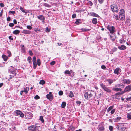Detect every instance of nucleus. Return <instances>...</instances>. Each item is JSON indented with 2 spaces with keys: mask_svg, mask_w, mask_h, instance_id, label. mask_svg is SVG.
<instances>
[{
  "mask_svg": "<svg viewBox=\"0 0 131 131\" xmlns=\"http://www.w3.org/2000/svg\"><path fill=\"white\" fill-rule=\"evenodd\" d=\"M131 91V85H128L125 87L124 91H122L121 92H118L115 94V98L116 95H120L124 93L125 92H129Z\"/></svg>",
  "mask_w": 131,
  "mask_h": 131,
  "instance_id": "nucleus-1",
  "label": "nucleus"
},
{
  "mask_svg": "<svg viewBox=\"0 0 131 131\" xmlns=\"http://www.w3.org/2000/svg\"><path fill=\"white\" fill-rule=\"evenodd\" d=\"M125 124L121 123L119 124L117 126V128L119 130L123 131L126 129Z\"/></svg>",
  "mask_w": 131,
  "mask_h": 131,
  "instance_id": "nucleus-2",
  "label": "nucleus"
},
{
  "mask_svg": "<svg viewBox=\"0 0 131 131\" xmlns=\"http://www.w3.org/2000/svg\"><path fill=\"white\" fill-rule=\"evenodd\" d=\"M28 129L30 131H39L38 127L36 125L29 126Z\"/></svg>",
  "mask_w": 131,
  "mask_h": 131,
  "instance_id": "nucleus-3",
  "label": "nucleus"
},
{
  "mask_svg": "<svg viewBox=\"0 0 131 131\" xmlns=\"http://www.w3.org/2000/svg\"><path fill=\"white\" fill-rule=\"evenodd\" d=\"M15 115L19 116H20L21 117H23L24 116V114H23L20 111L17 110L15 111Z\"/></svg>",
  "mask_w": 131,
  "mask_h": 131,
  "instance_id": "nucleus-4",
  "label": "nucleus"
},
{
  "mask_svg": "<svg viewBox=\"0 0 131 131\" xmlns=\"http://www.w3.org/2000/svg\"><path fill=\"white\" fill-rule=\"evenodd\" d=\"M125 18V14H119V16L117 15L115 16V19H120L121 20H123Z\"/></svg>",
  "mask_w": 131,
  "mask_h": 131,
  "instance_id": "nucleus-5",
  "label": "nucleus"
},
{
  "mask_svg": "<svg viewBox=\"0 0 131 131\" xmlns=\"http://www.w3.org/2000/svg\"><path fill=\"white\" fill-rule=\"evenodd\" d=\"M25 116L26 119H29L32 117L33 115L31 113L27 112L25 113Z\"/></svg>",
  "mask_w": 131,
  "mask_h": 131,
  "instance_id": "nucleus-6",
  "label": "nucleus"
},
{
  "mask_svg": "<svg viewBox=\"0 0 131 131\" xmlns=\"http://www.w3.org/2000/svg\"><path fill=\"white\" fill-rule=\"evenodd\" d=\"M121 82L124 84H129L131 83V80L129 79H123L122 80Z\"/></svg>",
  "mask_w": 131,
  "mask_h": 131,
  "instance_id": "nucleus-7",
  "label": "nucleus"
},
{
  "mask_svg": "<svg viewBox=\"0 0 131 131\" xmlns=\"http://www.w3.org/2000/svg\"><path fill=\"white\" fill-rule=\"evenodd\" d=\"M29 90V88L28 87H26L23 90L21 91L20 92V94L21 95H23L24 94H23V93L24 92L25 93V94H26L28 93V91Z\"/></svg>",
  "mask_w": 131,
  "mask_h": 131,
  "instance_id": "nucleus-8",
  "label": "nucleus"
},
{
  "mask_svg": "<svg viewBox=\"0 0 131 131\" xmlns=\"http://www.w3.org/2000/svg\"><path fill=\"white\" fill-rule=\"evenodd\" d=\"M32 61L33 63V67L34 69H35L37 66V64H36V58L35 56L33 58Z\"/></svg>",
  "mask_w": 131,
  "mask_h": 131,
  "instance_id": "nucleus-9",
  "label": "nucleus"
},
{
  "mask_svg": "<svg viewBox=\"0 0 131 131\" xmlns=\"http://www.w3.org/2000/svg\"><path fill=\"white\" fill-rule=\"evenodd\" d=\"M38 19L40 20L43 24L45 23V17L43 15H39L37 16Z\"/></svg>",
  "mask_w": 131,
  "mask_h": 131,
  "instance_id": "nucleus-10",
  "label": "nucleus"
},
{
  "mask_svg": "<svg viewBox=\"0 0 131 131\" xmlns=\"http://www.w3.org/2000/svg\"><path fill=\"white\" fill-rule=\"evenodd\" d=\"M107 29L109 30L110 33H114V28L113 26H108L107 27Z\"/></svg>",
  "mask_w": 131,
  "mask_h": 131,
  "instance_id": "nucleus-11",
  "label": "nucleus"
},
{
  "mask_svg": "<svg viewBox=\"0 0 131 131\" xmlns=\"http://www.w3.org/2000/svg\"><path fill=\"white\" fill-rule=\"evenodd\" d=\"M101 86L105 91L107 92H110L111 91L110 90L108 89V88L105 85H104L103 84H100Z\"/></svg>",
  "mask_w": 131,
  "mask_h": 131,
  "instance_id": "nucleus-12",
  "label": "nucleus"
},
{
  "mask_svg": "<svg viewBox=\"0 0 131 131\" xmlns=\"http://www.w3.org/2000/svg\"><path fill=\"white\" fill-rule=\"evenodd\" d=\"M20 46L21 47V50L22 52L24 53H25L26 50L24 45H21Z\"/></svg>",
  "mask_w": 131,
  "mask_h": 131,
  "instance_id": "nucleus-13",
  "label": "nucleus"
},
{
  "mask_svg": "<svg viewBox=\"0 0 131 131\" xmlns=\"http://www.w3.org/2000/svg\"><path fill=\"white\" fill-rule=\"evenodd\" d=\"M121 70L120 68H118L115 69V74H118L121 72Z\"/></svg>",
  "mask_w": 131,
  "mask_h": 131,
  "instance_id": "nucleus-14",
  "label": "nucleus"
},
{
  "mask_svg": "<svg viewBox=\"0 0 131 131\" xmlns=\"http://www.w3.org/2000/svg\"><path fill=\"white\" fill-rule=\"evenodd\" d=\"M113 33H110V38L112 41H114L115 40V35Z\"/></svg>",
  "mask_w": 131,
  "mask_h": 131,
  "instance_id": "nucleus-15",
  "label": "nucleus"
},
{
  "mask_svg": "<svg viewBox=\"0 0 131 131\" xmlns=\"http://www.w3.org/2000/svg\"><path fill=\"white\" fill-rule=\"evenodd\" d=\"M118 48L121 50H124L126 49V47L124 45H122L118 47Z\"/></svg>",
  "mask_w": 131,
  "mask_h": 131,
  "instance_id": "nucleus-16",
  "label": "nucleus"
},
{
  "mask_svg": "<svg viewBox=\"0 0 131 131\" xmlns=\"http://www.w3.org/2000/svg\"><path fill=\"white\" fill-rule=\"evenodd\" d=\"M90 15L92 16L99 17V16L97 14L94 12H91L90 13Z\"/></svg>",
  "mask_w": 131,
  "mask_h": 131,
  "instance_id": "nucleus-17",
  "label": "nucleus"
},
{
  "mask_svg": "<svg viewBox=\"0 0 131 131\" xmlns=\"http://www.w3.org/2000/svg\"><path fill=\"white\" fill-rule=\"evenodd\" d=\"M124 85H123L122 83H121L120 84H119L117 85H116L115 86V87H118L120 88L121 87V88H123L124 87Z\"/></svg>",
  "mask_w": 131,
  "mask_h": 131,
  "instance_id": "nucleus-18",
  "label": "nucleus"
},
{
  "mask_svg": "<svg viewBox=\"0 0 131 131\" xmlns=\"http://www.w3.org/2000/svg\"><path fill=\"white\" fill-rule=\"evenodd\" d=\"M98 129L100 131H104V128L103 126H99Z\"/></svg>",
  "mask_w": 131,
  "mask_h": 131,
  "instance_id": "nucleus-19",
  "label": "nucleus"
},
{
  "mask_svg": "<svg viewBox=\"0 0 131 131\" xmlns=\"http://www.w3.org/2000/svg\"><path fill=\"white\" fill-rule=\"evenodd\" d=\"M46 97L47 99L50 100H51L53 99L52 95L50 94H47L46 95Z\"/></svg>",
  "mask_w": 131,
  "mask_h": 131,
  "instance_id": "nucleus-20",
  "label": "nucleus"
},
{
  "mask_svg": "<svg viewBox=\"0 0 131 131\" xmlns=\"http://www.w3.org/2000/svg\"><path fill=\"white\" fill-rule=\"evenodd\" d=\"M127 118L128 120L131 119V112L127 114Z\"/></svg>",
  "mask_w": 131,
  "mask_h": 131,
  "instance_id": "nucleus-21",
  "label": "nucleus"
},
{
  "mask_svg": "<svg viewBox=\"0 0 131 131\" xmlns=\"http://www.w3.org/2000/svg\"><path fill=\"white\" fill-rule=\"evenodd\" d=\"M81 23V20L80 19H76V21L75 23L77 25H79Z\"/></svg>",
  "mask_w": 131,
  "mask_h": 131,
  "instance_id": "nucleus-22",
  "label": "nucleus"
},
{
  "mask_svg": "<svg viewBox=\"0 0 131 131\" xmlns=\"http://www.w3.org/2000/svg\"><path fill=\"white\" fill-rule=\"evenodd\" d=\"M14 69V68L12 66H11V73L13 74H14V75H16V73H15V71L14 70H12Z\"/></svg>",
  "mask_w": 131,
  "mask_h": 131,
  "instance_id": "nucleus-23",
  "label": "nucleus"
},
{
  "mask_svg": "<svg viewBox=\"0 0 131 131\" xmlns=\"http://www.w3.org/2000/svg\"><path fill=\"white\" fill-rule=\"evenodd\" d=\"M2 57L4 60L5 61H7L8 59L7 57L5 54L2 55Z\"/></svg>",
  "mask_w": 131,
  "mask_h": 131,
  "instance_id": "nucleus-24",
  "label": "nucleus"
},
{
  "mask_svg": "<svg viewBox=\"0 0 131 131\" xmlns=\"http://www.w3.org/2000/svg\"><path fill=\"white\" fill-rule=\"evenodd\" d=\"M92 23L93 24H96L97 23V19L96 18H93L92 20Z\"/></svg>",
  "mask_w": 131,
  "mask_h": 131,
  "instance_id": "nucleus-25",
  "label": "nucleus"
},
{
  "mask_svg": "<svg viewBox=\"0 0 131 131\" xmlns=\"http://www.w3.org/2000/svg\"><path fill=\"white\" fill-rule=\"evenodd\" d=\"M84 96L85 97V98L86 99H89V97L88 96L89 94L88 92H85L84 94Z\"/></svg>",
  "mask_w": 131,
  "mask_h": 131,
  "instance_id": "nucleus-26",
  "label": "nucleus"
},
{
  "mask_svg": "<svg viewBox=\"0 0 131 131\" xmlns=\"http://www.w3.org/2000/svg\"><path fill=\"white\" fill-rule=\"evenodd\" d=\"M23 33L25 34H29L31 33V31L28 30H24L23 31Z\"/></svg>",
  "mask_w": 131,
  "mask_h": 131,
  "instance_id": "nucleus-27",
  "label": "nucleus"
},
{
  "mask_svg": "<svg viewBox=\"0 0 131 131\" xmlns=\"http://www.w3.org/2000/svg\"><path fill=\"white\" fill-rule=\"evenodd\" d=\"M20 31L18 30H16L14 31L13 33L15 35H17L19 33Z\"/></svg>",
  "mask_w": 131,
  "mask_h": 131,
  "instance_id": "nucleus-28",
  "label": "nucleus"
},
{
  "mask_svg": "<svg viewBox=\"0 0 131 131\" xmlns=\"http://www.w3.org/2000/svg\"><path fill=\"white\" fill-rule=\"evenodd\" d=\"M39 119L40 120L42 123H43L44 122V121L43 119V116H41L39 117Z\"/></svg>",
  "mask_w": 131,
  "mask_h": 131,
  "instance_id": "nucleus-29",
  "label": "nucleus"
},
{
  "mask_svg": "<svg viewBox=\"0 0 131 131\" xmlns=\"http://www.w3.org/2000/svg\"><path fill=\"white\" fill-rule=\"evenodd\" d=\"M66 105V103L65 102H63L61 104V107L62 108H64Z\"/></svg>",
  "mask_w": 131,
  "mask_h": 131,
  "instance_id": "nucleus-30",
  "label": "nucleus"
},
{
  "mask_svg": "<svg viewBox=\"0 0 131 131\" xmlns=\"http://www.w3.org/2000/svg\"><path fill=\"white\" fill-rule=\"evenodd\" d=\"M64 73L65 74H67L69 75H70L71 74V72H70V71L69 70H66L64 71Z\"/></svg>",
  "mask_w": 131,
  "mask_h": 131,
  "instance_id": "nucleus-31",
  "label": "nucleus"
},
{
  "mask_svg": "<svg viewBox=\"0 0 131 131\" xmlns=\"http://www.w3.org/2000/svg\"><path fill=\"white\" fill-rule=\"evenodd\" d=\"M111 7L112 12L114 13L115 12V10L114 9L115 7V5H111Z\"/></svg>",
  "mask_w": 131,
  "mask_h": 131,
  "instance_id": "nucleus-32",
  "label": "nucleus"
},
{
  "mask_svg": "<svg viewBox=\"0 0 131 131\" xmlns=\"http://www.w3.org/2000/svg\"><path fill=\"white\" fill-rule=\"evenodd\" d=\"M114 107V106H110L107 109V112H108L112 110Z\"/></svg>",
  "mask_w": 131,
  "mask_h": 131,
  "instance_id": "nucleus-33",
  "label": "nucleus"
},
{
  "mask_svg": "<svg viewBox=\"0 0 131 131\" xmlns=\"http://www.w3.org/2000/svg\"><path fill=\"white\" fill-rule=\"evenodd\" d=\"M31 57H28L27 58V61L29 63H31Z\"/></svg>",
  "mask_w": 131,
  "mask_h": 131,
  "instance_id": "nucleus-34",
  "label": "nucleus"
},
{
  "mask_svg": "<svg viewBox=\"0 0 131 131\" xmlns=\"http://www.w3.org/2000/svg\"><path fill=\"white\" fill-rule=\"evenodd\" d=\"M37 65H38V66H40L41 64L40 60V59H38L37 60Z\"/></svg>",
  "mask_w": 131,
  "mask_h": 131,
  "instance_id": "nucleus-35",
  "label": "nucleus"
},
{
  "mask_svg": "<svg viewBox=\"0 0 131 131\" xmlns=\"http://www.w3.org/2000/svg\"><path fill=\"white\" fill-rule=\"evenodd\" d=\"M81 30L83 32L88 31L90 30L89 29H88L86 28H82Z\"/></svg>",
  "mask_w": 131,
  "mask_h": 131,
  "instance_id": "nucleus-36",
  "label": "nucleus"
},
{
  "mask_svg": "<svg viewBox=\"0 0 131 131\" xmlns=\"http://www.w3.org/2000/svg\"><path fill=\"white\" fill-rule=\"evenodd\" d=\"M45 82L43 80H41L39 82V84L42 85H43L45 84Z\"/></svg>",
  "mask_w": 131,
  "mask_h": 131,
  "instance_id": "nucleus-37",
  "label": "nucleus"
},
{
  "mask_svg": "<svg viewBox=\"0 0 131 131\" xmlns=\"http://www.w3.org/2000/svg\"><path fill=\"white\" fill-rule=\"evenodd\" d=\"M74 96V95L72 91H70V93L69 95V96L70 97H72Z\"/></svg>",
  "mask_w": 131,
  "mask_h": 131,
  "instance_id": "nucleus-38",
  "label": "nucleus"
},
{
  "mask_svg": "<svg viewBox=\"0 0 131 131\" xmlns=\"http://www.w3.org/2000/svg\"><path fill=\"white\" fill-rule=\"evenodd\" d=\"M125 12L124 10L123 9H122L120 10V12H119V14H124Z\"/></svg>",
  "mask_w": 131,
  "mask_h": 131,
  "instance_id": "nucleus-39",
  "label": "nucleus"
},
{
  "mask_svg": "<svg viewBox=\"0 0 131 131\" xmlns=\"http://www.w3.org/2000/svg\"><path fill=\"white\" fill-rule=\"evenodd\" d=\"M121 119V117H117L115 119V121L118 122Z\"/></svg>",
  "mask_w": 131,
  "mask_h": 131,
  "instance_id": "nucleus-40",
  "label": "nucleus"
},
{
  "mask_svg": "<svg viewBox=\"0 0 131 131\" xmlns=\"http://www.w3.org/2000/svg\"><path fill=\"white\" fill-rule=\"evenodd\" d=\"M107 81L110 84H111L113 82V80L111 79L107 80Z\"/></svg>",
  "mask_w": 131,
  "mask_h": 131,
  "instance_id": "nucleus-41",
  "label": "nucleus"
},
{
  "mask_svg": "<svg viewBox=\"0 0 131 131\" xmlns=\"http://www.w3.org/2000/svg\"><path fill=\"white\" fill-rule=\"evenodd\" d=\"M43 5H44L45 6L47 7H50V5H49L48 4L46 3H44L43 4Z\"/></svg>",
  "mask_w": 131,
  "mask_h": 131,
  "instance_id": "nucleus-42",
  "label": "nucleus"
},
{
  "mask_svg": "<svg viewBox=\"0 0 131 131\" xmlns=\"http://www.w3.org/2000/svg\"><path fill=\"white\" fill-rule=\"evenodd\" d=\"M20 9L23 13H27V12L25 11L24 9L22 7H20Z\"/></svg>",
  "mask_w": 131,
  "mask_h": 131,
  "instance_id": "nucleus-43",
  "label": "nucleus"
},
{
  "mask_svg": "<svg viewBox=\"0 0 131 131\" xmlns=\"http://www.w3.org/2000/svg\"><path fill=\"white\" fill-rule=\"evenodd\" d=\"M122 90V89L120 88H115V91H121Z\"/></svg>",
  "mask_w": 131,
  "mask_h": 131,
  "instance_id": "nucleus-44",
  "label": "nucleus"
},
{
  "mask_svg": "<svg viewBox=\"0 0 131 131\" xmlns=\"http://www.w3.org/2000/svg\"><path fill=\"white\" fill-rule=\"evenodd\" d=\"M9 13L10 14H14L15 13V12L14 11H10L9 12Z\"/></svg>",
  "mask_w": 131,
  "mask_h": 131,
  "instance_id": "nucleus-45",
  "label": "nucleus"
},
{
  "mask_svg": "<svg viewBox=\"0 0 131 131\" xmlns=\"http://www.w3.org/2000/svg\"><path fill=\"white\" fill-rule=\"evenodd\" d=\"M34 98L35 99L37 100L39 99L40 98V97L38 95H37L34 97Z\"/></svg>",
  "mask_w": 131,
  "mask_h": 131,
  "instance_id": "nucleus-46",
  "label": "nucleus"
},
{
  "mask_svg": "<svg viewBox=\"0 0 131 131\" xmlns=\"http://www.w3.org/2000/svg\"><path fill=\"white\" fill-rule=\"evenodd\" d=\"M27 29L29 30H30L32 29V27L30 25H28L26 26Z\"/></svg>",
  "mask_w": 131,
  "mask_h": 131,
  "instance_id": "nucleus-47",
  "label": "nucleus"
},
{
  "mask_svg": "<svg viewBox=\"0 0 131 131\" xmlns=\"http://www.w3.org/2000/svg\"><path fill=\"white\" fill-rule=\"evenodd\" d=\"M10 129H11L12 131H14L16 130V127L15 126H12Z\"/></svg>",
  "mask_w": 131,
  "mask_h": 131,
  "instance_id": "nucleus-48",
  "label": "nucleus"
},
{
  "mask_svg": "<svg viewBox=\"0 0 131 131\" xmlns=\"http://www.w3.org/2000/svg\"><path fill=\"white\" fill-rule=\"evenodd\" d=\"M113 127L110 126L109 127V129L110 130V131H112L113 130Z\"/></svg>",
  "mask_w": 131,
  "mask_h": 131,
  "instance_id": "nucleus-49",
  "label": "nucleus"
},
{
  "mask_svg": "<svg viewBox=\"0 0 131 131\" xmlns=\"http://www.w3.org/2000/svg\"><path fill=\"white\" fill-rule=\"evenodd\" d=\"M55 62L54 61H52L50 63V64L51 65L53 66L55 64Z\"/></svg>",
  "mask_w": 131,
  "mask_h": 131,
  "instance_id": "nucleus-50",
  "label": "nucleus"
},
{
  "mask_svg": "<svg viewBox=\"0 0 131 131\" xmlns=\"http://www.w3.org/2000/svg\"><path fill=\"white\" fill-rule=\"evenodd\" d=\"M8 25L10 27H13L14 26V24L13 23H10Z\"/></svg>",
  "mask_w": 131,
  "mask_h": 131,
  "instance_id": "nucleus-51",
  "label": "nucleus"
},
{
  "mask_svg": "<svg viewBox=\"0 0 131 131\" xmlns=\"http://www.w3.org/2000/svg\"><path fill=\"white\" fill-rule=\"evenodd\" d=\"M63 92L62 91H60L59 92V94L60 95H63Z\"/></svg>",
  "mask_w": 131,
  "mask_h": 131,
  "instance_id": "nucleus-52",
  "label": "nucleus"
},
{
  "mask_svg": "<svg viewBox=\"0 0 131 131\" xmlns=\"http://www.w3.org/2000/svg\"><path fill=\"white\" fill-rule=\"evenodd\" d=\"M101 68L102 69H105L106 68V67L104 65H103L101 66Z\"/></svg>",
  "mask_w": 131,
  "mask_h": 131,
  "instance_id": "nucleus-53",
  "label": "nucleus"
},
{
  "mask_svg": "<svg viewBox=\"0 0 131 131\" xmlns=\"http://www.w3.org/2000/svg\"><path fill=\"white\" fill-rule=\"evenodd\" d=\"M76 17V15L75 14H73L72 15V17L73 18H75Z\"/></svg>",
  "mask_w": 131,
  "mask_h": 131,
  "instance_id": "nucleus-54",
  "label": "nucleus"
},
{
  "mask_svg": "<svg viewBox=\"0 0 131 131\" xmlns=\"http://www.w3.org/2000/svg\"><path fill=\"white\" fill-rule=\"evenodd\" d=\"M7 53L8 54V56L9 57H10L11 55V53L9 51H7Z\"/></svg>",
  "mask_w": 131,
  "mask_h": 131,
  "instance_id": "nucleus-55",
  "label": "nucleus"
},
{
  "mask_svg": "<svg viewBox=\"0 0 131 131\" xmlns=\"http://www.w3.org/2000/svg\"><path fill=\"white\" fill-rule=\"evenodd\" d=\"M29 55L30 56H32L33 54V53L32 52V51L31 50H29Z\"/></svg>",
  "mask_w": 131,
  "mask_h": 131,
  "instance_id": "nucleus-56",
  "label": "nucleus"
},
{
  "mask_svg": "<svg viewBox=\"0 0 131 131\" xmlns=\"http://www.w3.org/2000/svg\"><path fill=\"white\" fill-rule=\"evenodd\" d=\"M50 31V29L49 28H48V27H47L46 28V32H49Z\"/></svg>",
  "mask_w": 131,
  "mask_h": 131,
  "instance_id": "nucleus-57",
  "label": "nucleus"
},
{
  "mask_svg": "<svg viewBox=\"0 0 131 131\" xmlns=\"http://www.w3.org/2000/svg\"><path fill=\"white\" fill-rule=\"evenodd\" d=\"M104 0H98V1H99V2L100 4H101L102 3H103V2H104Z\"/></svg>",
  "mask_w": 131,
  "mask_h": 131,
  "instance_id": "nucleus-58",
  "label": "nucleus"
},
{
  "mask_svg": "<svg viewBox=\"0 0 131 131\" xmlns=\"http://www.w3.org/2000/svg\"><path fill=\"white\" fill-rule=\"evenodd\" d=\"M76 103L77 104H79V105H80L81 103V102L79 101H76Z\"/></svg>",
  "mask_w": 131,
  "mask_h": 131,
  "instance_id": "nucleus-59",
  "label": "nucleus"
},
{
  "mask_svg": "<svg viewBox=\"0 0 131 131\" xmlns=\"http://www.w3.org/2000/svg\"><path fill=\"white\" fill-rule=\"evenodd\" d=\"M10 17L8 16V17L7 18V21H10Z\"/></svg>",
  "mask_w": 131,
  "mask_h": 131,
  "instance_id": "nucleus-60",
  "label": "nucleus"
},
{
  "mask_svg": "<svg viewBox=\"0 0 131 131\" xmlns=\"http://www.w3.org/2000/svg\"><path fill=\"white\" fill-rule=\"evenodd\" d=\"M3 12V9H2L1 10V11L0 13V17H1L2 16V14Z\"/></svg>",
  "mask_w": 131,
  "mask_h": 131,
  "instance_id": "nucleus-61",
  "label": "nucleus"
},
{
  "mask_svg": "<svg viewBox=\"0 0 131 131\" xmlns=\"http://www.w3.org/2000/svg\"><path fill=\"white\" fill-rule=\"evenodd\" d=\"M0 6L2 7H4V4L2 3H0Z\"/></svg>",
  "mask_w": 131,
  "mask_h": 131,
  "instance_id": "nucleus-62",
  "label": "nucleus"
},
{
  "mask_svg": "<svg viewBox=\"0 0 131 131\" xmlns=\"http://www.w3.org/2000/svg\"><path fill=\"white\" fill-rule=\"evenodd\" d=\"M13 22L14 23V24H16L17 23V21L16 19H14L13 20Z\"/></svg>",
  "mask_w": 131,
  "mask_h": 131,
  "instance_id": "nucleus-63",
  "label": "nucleus"
},
{
  "mask_svg": "<svg viewBox=\"0 0 131 131\" xmlns=\"http://www.w3.org/2000/svg\"><path fill=\"white\" fill-rule=\"evenodd\" d=\"M93 96V95L92 94H91V93H90V94H89V99H90L91 97H92Z\"/></svg>",
  "mask_w": 131,
  "mask_h": 131,
  "instance_id": "nucleus-64",
  "label": "nucleus"
}]
</instances>
